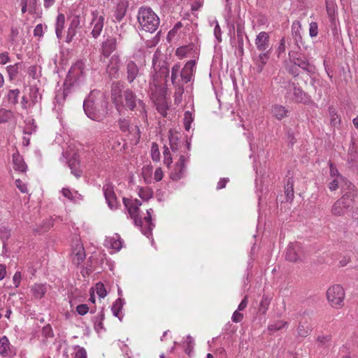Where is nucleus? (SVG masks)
<instances>
[{
  "label": "nucleus",
  "mask_w": 358,
  "mask_h": 358,
  "mask_svg": "<svg viewBox=\"0 0 358 358\" xmlns=\"http://www.w3.org/2000/svg\"><path fill=\"white\" fill-rule=\"evenodd\" d=\"M285 193L287 200H292L294 198L293 181L292 178H289L287 184L285 186Z\"/></svg>",
  "instance_id": "obj_43"
},
{
  "label": "nucleus",
  "mask_w": 358,
  "mask_h": 358,
  "mask_svg": "<svg viewBox=\"0 0 358 358\" xmlns=\"http://www.w3.org/2000/svg\"><path fill=\"white\" fill-rule=\"evenodd\" d=\"M89 64H87L86 59L78 60L71 67L68 76L75 78V80H79L86 76V71L90 70Z\"/></svg>",
  "instance_id": "obj_10"
},
{
  "label": "nucleus",
  "mask_w": 358,
  "mask_h": 358,
  "mask_svg": "<svg viewBox=\"0 0 358 358\" xmlns=\"http://www.w3.org/2000/svg\"><path fill=\"white\" fill-rule=\"evenodd\" d=\"M317 341L319 343V346L322 348H327L329 346L331 341V335L319 336L317 338Z\"/></svg>",
  "instance_id": "obj_47"
},
{
  "label": "nucleus",
  "mask_w": 358,
  "mask_h": 358,
  "mask_svg": "<svg viewBox=\"0 0 358 358\" xmlns=\"http://www.w3.org/2000/svg\"><path fill=\"white\" fill-rule=\"evenodd\" d=\"M128 7V0H117L114 13V17L117 21L120 22L124 18Z\"/></svg>",
  "instance_id": "obj_22"
},
{
  "label": "nucleus",
  "mask_w": 358,
  "mask_h": 358,
  "mask_svg": "<svg viewBox=\"0 0 358 358\" xmlns=\"http://www.w3.org/2000/svg\"><path fill=\"white\" fill-rule=\"evenodd\" d=\"M74 358H87V352L84 348L79 347Z\"/></svg>",
  "instance_id": "obj_63"
},
{
  "label": "nucleus",
  "mask_w": 358,
  "mask_h": 358,
  "mask_svg": "<svg viewBox=\"0 0 358 358\" xmlns=\"http://www.w3.org/2000/svg\"><path fill=\"white\" fill-rule=\"evenodd\" d=\"M305 258L303 247L299 243H290L287 248L285 259L291 262L302 261Z\"/></svg>",
  "instance_id": "obj_6"
},
{
  "label": "nucleus",
  "mask_w": 358,
  "mask_h": 358,
  "mask_svg": "<svg viewBox=\"0 0 358 358\" xmlns=\"http://www.w3.org/2000/svg\"><path fill=\"white\" fill-rule=\"evenodd\" d=\"M23 1H26V3L28 6V10L29 13H36L37 3L38 0H22Z\"/></svg>",
  "instance_id": "obj_59"
},
{
  "label": "nucleus",
  "mask_w": 358,
  "mask_h": 358,
  "mask_svg": "<svg viewBox=\"0 0 358 358\" xmlns=\"http://www.w3.org/2000/svg\"><path fill=\"white\" fill-rule=\"evenodd\" d=\"M92 15L93 18L91 24L93 29L91 34L94 38H97L103 30L105 18L103 15H99L98 11L93 12Z\"/></svg>",
  "instance_id": "obj_15"
},
{
  "label": "nucleus",
  "mask_w": 358,
  "mask_h": 358,
  "mask_svg": "<svg viewBox=\"0 0 358 358\" xmlns=\"http://www.w3.org/2000/svg\"><path fill=\"white\" fill-rule=\"evenodd\" d=\"M269 35L266 31H261L255 38V45L258 50L265 52L268 50H271L269 43Z\"/></svg>",
  "instance_id": "obj_18"
},
{
  "label": "nucleus",
  "mask_w": 358,
  "mask_h": 358,
  "mask_svg": "<svg viewBox=\"0 0 358 358\" xmlns=\"http://www.w3.org/2000/svg\"><path fill=\"white\" fill-rule=\"evenodd\" d=\"M245 36L248 38L247 35L244 31V27L241 24H237L236 25V36H237V43H238V48L241 52H243V45H244V40L243 37Z\"/></svg>",
  "instance_id": "obj_32"
},
{
  "label": "nucleus",
  "mask_w": 358,
  "mask_h": 358,
  "mask_svg": "<svg viewBox=\"0 0 358 358\" xmlns=\"http://www.w3.org/2000/svg\"><path fill=\"white\" fill-rule=\"evenodd\" d=\"M13 116L10 110L4 108L0 109V124L8 122Z\"/></svg>",
  "instance_id": "obj_53"
},
{
  "label": "nucleus",
  "mask_w": 358,
  "mask_h": 358,
  "mask_svg": "<svg viewBox=\"0 0 358 358\" xmlns=\"http://www.w3.org/2000/svg\"><path fill=\"white\" fill-rule=\"evenodd\" d=\"M196 71V61L192 59L188 61L181 69L180 78L184 83H188L192 81L194 74Z\"/></svg>",
  "instance_id": "obj_14"
},
{
  "label": "nucleus",
  "mask_w": 358,
  "mask_h": 358,
  "mask_svg": "<svg viewBox=\"0 0 358 358\" xmlns=\"http://www.w3.org/2000/svg\"><path fill=\"white\" fill-rule=\"evenodd\" d=\"M175 88L174 102L175 104L179 105L182 101V94L184 93V87L181 83L173 85Z\"/></svg>",
  "instance_id": "obj_37"
},
{
  "label": "nucleus",
  "mask_w": 358,
  "mask_h": 358,
  "mask_svg": "<svg viewBox=\"0 0 358 358\" xmlns=\"http://www.w3.org/2000/svg\"><path fill=\"white\" fill-rule=\"evenodd\" d=\"M29 96L31 103L34 105L41 99V95L39 94V90L36 87H31Z\"/></svg>",
  "instance_id": "obj_45"
},
{
  "label": "nucleus",
  "mask_w": 358,
  "mask_h": 358,
  "mask_svg": "<svg viewBox=\"0 0 358 358\" xmlns=\"http://www.w3.org/2000/svg\"><path fill=\"white\" fill-rule=\"evenodd\" d=\"M108 102L106 96L99 90H92L83 103L85 114L90 119L99 121L108 113Z\"/></svg>",
  "instance_id": "obj_1"
},
{
  "label": "nucleus",
  "mask_w": 358,
  "mask_h": 358,
  "mask_svg": "<svg viewBox=\"0 0 358 358\" xmlns=\"http://www.w3.org/2000/svg\"><path fill=\"white\" fill-rule=\"evenodd\" d=\"M96 294L100 298H104L107 295V291L105 288V286L101 282H98L96 284Z\"/></svg>",
  "instance_id": "obj_58"
},
{
  "label": "nucleus",
  "mask_w": 358,
  "mask_h": 358,
  "mask_svg": "<svg viewBox=\"0 0 358 358\" xmlns=\"http://www.w3.org/2000/svg\"><path fill=\"white\" fill-rule=\"evenodd\" d=\"M292 36L297 46L302 43L301 24L299 21H294L292 24Z\"/></svg>",
  "instance_id": "obj_27"
},
{
  "label": "nucleus",
  "mask_w": 358,
  "mask_h": 358,
  "mask_svg": "<svg viewBox=\"0 0 358 358\" xmlns=\"http://www.w3.org/2000/svg\"><path fill=\"white\" fill-rule=\"evenodd\" d=\"M47 292L45 284H34L31 288L32 296L37 299H41Z\"/></svg>",
  "instance_id": "obj_30"
},
{
  "label": "nucleus",
  "mask_w": 358,
  "mask_h": 358,
  "mask_svg": "<svg viewBox=\"0 0 358 358\" xmlns=\"http://www.w3.org/2000/svg\"><path fill=\"white\" fill-rule=\"evenodd\" d=\"M123 85L120 82H113L111 84V99L117 110L120 105L123 103Z\"/></svg>",
  "instance_id": "obj_13"
},
{
  "label": "nucleus",
  "mask_w": 358,
  "mask_h": 358,
  "mask_svg": "<svg viewBox=\"0 0 358 358\" xmlns=\"http://www.w3.org/2000/svg\"><path fill=\"white\" fill-rule=\"evenodd\" d=\"M139 73V69L136 64L131 60H129L127 63V80L129 83L134 82L136 78Z\"/></svg>",
  "instance_id": "obj_26"
},
{
  "label": "nucleus",
  "mask_w": 358,
  "mask_h": 358,
  "mask_svg": "<svg viewBox=\"0 0 358 358\" xmlns=\"http://www.w3.org/2000/svg\"><path fill=\"white\" fill-rule=\"evenodd\" d=\"M312 328L309 324L305 322H300L297 327V336L299 337L306 338L310 334Z\"/></svg>",
  "instance_id": "obj_34"
},
{
  "label": "nucleus",
  "mask_w": 358,
  "mask_h": 358,
  "mask_svg": "<svg viewBox=\"0 0 358 358\" xmlns=\"http://www.w3.org/2000/svg\"><path fill=\"white\" fill-rule=\"evenodd\" d=\"M76 310L79 315H84L88 312L89 308L87 304H80L76 307Z\"/></svg>",
  "instance_id": "obj_61"
},
{
  "label": "nucleus",
  "mask_w": 358,
  "mask_h": 358,
  "mask_svg": "<svg viewBox=\"0 0 358 358\" xmlns=\"http://www.w3.org/2000/svg\"><path fill=\"white\" fill-rule=\"evenodd\" d=\"M65 24V16L63 13H59L57 17L55 23V33L57 37L61 39L63 36V29Z\"/></svg>",
  "instance_id": "obj_31"
},
{
  "label": "nucleus",
  "mask_w": 358,
  "mask_h": 358,
  "mask_svg": "<svg viewBox=\"0 0 358 358\" xmlns=\"http://www.w3.org/2000/svg\"><path fill=\"white\" fill-rule=\"evenodd\" d=\"M117 122H118L119 128L122 132H126V131H129L130 124H129V120L125 119V118H120Z\"/></svg>",
  "instance_id": "obj_54"
},
{
  "label": "nucleus",
  "mask_w": 358,
  "mask_h": 358,
  "mask_svg": "<svg viewBox=\"0 0 358 358\" xmlns=\"http://www.w3.org/2000/svg\"><path fill=\"white\" fill-rule=\"evenodd\" d=\"M103 192L110 209H116L117 207V196L114 192V185L110 180H106L103 187Z\"/></svg>",
  "instance_id": "obj_12"
},
{
  "label": "nucleus",
  "mask_w": 358,
  "mask_h": 358,
  "mask_svg": "<svg viewBox=\"0 0 358 358\" xmlns=\"http://www.w3.org/2000/svg\"><path fill=\"white\" fill-rule=\"evenodd\" d=\"M189 156L180 155L178 161L175 164L170 172V178L173 180H178L183 178L186 172V162H188Z\"/></svg>",
  "instance_id": "obj_8"
},
{
  "label": "nucleus",
  "mask_w": 358,
  "mask_h": 358,
  "mask_svg": "<svg viewBox=\"0 0 358 358\" xmlns=\"http://www.w3.org/2000/svg\"><path fill=\"white\" fill-rule=\"evenodd\" d=\"M352 204L347 203L341 199L337 200L331 208V213L335 216H342L345 214Z\"/></svg>",
  "instance_id": "obj_20"
},
{
  "label": "nucleus",
  "mask_w": 358,
  "mask_h": 358,
  "mask_svg": "<svg viewBox=\"0 0 358 358\" xmlns=\"http://www.w3.org/2000/svg\"><path fill=\"white\" fill-rule=\"evenodd\" d=\"M80 17L79 15H75L72 17L67 29V34L65 41L70 43L73 41L77 34V29L80 28Z\"/></svg>",
  "instance_id": "obj_17"
},
{
  "label": "nucleus",
  "mask_w": 358,
  "mask_h": 358,
  "mask_svg": "<svg viewBox=\"0 0 358 358\" xmlns=\"http://www.w3.org/2000/svg\"><path fill=\"white\" fill-rule=\"evenodd\" d=\"M0 355L2 357H10L15 355V350L10 346V342L6 336L0 338Z\"/></svg>",
  "instance_id": "obj_24"
},
{
  "label": "nucleus",
  "mask_w": 358,
  "mask_h": 358,
  "mask_svg": "<svg viewBox=\"0 0 358 358\" xmlns=\"http://www.w3.org/2000/svg\"><path fill=\"white\" fill-rule=\"evenodd\" d=\"M20 93V92L18 89L8 90L6 98L10 105L15 106L18 103Z\"/></svg>",
  "instance_id": "obj_36"
},
{
  "label": "nucleus",
  "mask_w": 358,
  "mask_h": 358,
  "mask_svg": "<svg viewBox=\"0 0 358 358\" xmlns=\"http://www.w3.org/2000/svg\"><path fill=\"white\" fill-rule=\"evenodd\" d=\"M103 320H104V313H103V310H102L100 312V313L98 315L95 316L93 319L94 329L96 331H99L101 329H103Z\"/></svg>",
  "instance_id": "obj_42"
},
{
  "label": "nucleus",
  "mask_w": 358,
  "mask_h": 358,
  "mask_svg": "<svg viewBox=\"0 0 358 358\" xmlns=\"http://www.w3.org/2000/svg\"><path fill=\"white\" fill-rule=\"evenodd\" d=\"M13 162L15 170L21 172H24L27 170V165L19 153H14L13 155Z\"/></svg>",
  "instance_id": "obj_33"
},
{
  "label": "nucleus",
  "mask_w": 358,
  "mask_h": 358,
  "mask_svg": "<svg viewBox=\"0 0 358 358\" xmlns=\"http://www.w3.org/2000/svg\"><path fill=\"white\" fill-rule=\"evenodd\" d=\"M15 185L19 190L22 193L27 192V185L22 182L20 179L15 180Z\"/></svg>",
  "instance_id": "obj_64"
},
{
  "label": "nucleus",
  "mask_w": 358,
  "mask_h": 358,
  "mask_svg": "<svg viewBox=\"0 0 358 358\" xmlns=\"http://www.w3.org/2000/svg\"><path fill=\"white\" fill-rule=\"evenodd\" d=\"M80 163L79 157L76 154H73L68 161V165L71 171V173L77 178H79L83 173V171L80 169Z\"/></svg>",
  "instance_id": "obj_23"
},
{
  "label": "nucleus",
  "mask_w": 358,
  "mask_h": 358,
  "mask_svg": "<svg viewBox=\"0 0 358 358\" xmlns=\"http://www.w3.org/2000/svg\"><path fill=\"white\" fill-rule=\"evenodd\" d=\"M137 20L139 29L149 33H154L159 27V17L150 7L142 6L138 10Z\"/></svg>",
  "instance_id": "obj_3"
},
{
  "label": "nucleus",
  "mask_w": 358,
  "mask_h": 358,
  "mask_svg": "<svg viewBox=\"0 0 358 358\" xmlns=\"http://www.w3.org/2000/svg\"><path fill=\"white\" fill-rule=\"evenodd\" d=\"M287 325V322L282 321V320H279V321L275 322L273 324H270L268 327V329L271 333H273V332H275V331L282 329L283 327H285Z\"/></svg>",
  "instance_id": "obj_49"
},
{
  "label": "nucleus",
  "mask_w": 358,
  "mask_h": 358,
  "mask_svg": "<svg viewBox=\"0 0 358 358\" xmlns=\"http://www.w3.org/2000/svg\"><path fill=\"white\" fill-rule=\"evenodd\" d=\"M289 59L297 67L307 71L308 73H312L314 71L313 66L310 65L306 57L294 51H289L288 53Z\"/></svg>",
  "instance_id": "obj_9"
},
{
  "label": "nucleus",
  "mask_w": 358,
  "mask_h": 358,
  "mask_svg": "<svg viewBox=\"0 0 358 358\" xmlns=\"http://www.w3.org/2000/svg\"><path fill=\"white\" fill-rule=\"evenodd\" d=\"M194 45L193 44L180 46L177 48L176 54L178 57L182 58L186 57L190 52H192L194 50Z\"/></svg>",
  "instance_id": "obj_40"
},
{
  "label": "nucleus",
  "mask_w": 358,
  "mask_h": 358,
  "mask_svg": "<svg viewBox=\"0 0 358 358\" xmlns=\"http://www.w3.org/2000/svg\"><path fill=\"white\" fill-rule=\"evenodd\" d=\"M287 110L282 106L275 105L272 108V114L278 119L282 120L287 115Z\"/></svg>",
  "instance_id": "obj_38"
},
{
  "label": "nucleus",
  "mask_w": 358,
  "mask_h": 358,
  "mask_svg": "<svg viewBox=\"0 0 358 358\" xmlns=\"http://www.w3.org/2000/svg\"><path fill=\"white\" fill-rule=\"evenodd\" d=\"M271 55V50L262 52L258 57L255 59V63L257 66V72L261 73L264 65L267 63Z\"/></svg>",
  "instance_id": "obj_28"
},
{
  "label": "nucleus",
  "mask_w": 358,
  "mask_h": 358,
  "mask_svg": "<svg viewBox=\"0 0 358 358\" xmlns=\"http://www.w3.org/2000/svg\"><path fill=\"white\" fill-rule=\"evenodd\" d=\"M22 67L21 63H16L13 65H10L6 67V70L10 80H13L17 75L20 69Z\"/></svg>",
  "instance_id": "obj_41"
},
{
  "label": "nucleus",
  "mask_w": 358,
  "mask_h": 358,
  "mask_svg": "<svg viewBox=\"0 0 358 358\" xmlns=\"http://www.w3.org/2000/svg\"><path fill=\"white\" fill-rule=\"evenodd\" d=\"M341 188L343 194L341 199L352 204L356 196L355 185L345 178H341Z\"/></svg>",
  "instance_id": "obj_11"
},
{
  "label": "nucleus",
  "mask_w": 358,
  "mask_h": 358,
  "mask_svg": "<svg viewBox=\"0 0 358 358\" xmlns=\"http://www.w3.org/2000/svg\"><path fill=\"white\" fill-rule=\"evenodd\" d=\"M164 162L167 166H169L172 163V157L171 152L169 151V148L166 145L164 146Z\"/></svg>",
  "instance_id": "obj_56"
},
{
  "label": "nucleus",
  "mask_w": 358,
  "mask_h": 358,
  "mask_svg": "<svg viewBox=\"0 0 358 358\" xmlns=\"http://www.w3.org/2000/svg\"><path fill=\"white\" fill-rule=\"evenodd\" d=\"M287 96L296 103H307L310 99L307 94L301 88L297 87L294 83H289Z\"/></svg>",
  "instance_id": "obj_7"
},
{
  "label": "nucleus",
  "mask_w": 358,
  "mask_h": 358,
  "mask_svg": "<svg viewBox=\"0 0 358 358\" xmlns=\"http://www.w3.org/2000/svg\"><path fill=\"white\" fill-rule=\"evenodd\" d=\"M109 243L112 248L119 250L122 248V242L120 241V237L118 234H115V236L110 238L109 239Z\"/></svg>",
  "instance_id": "obj_51"
},
{
  "label": "nucleus",
  "mask_w": 358,
  "mask_h": 358,
  "mask_svg": "<svg viewBox=\"0 0 358 358\" xmlns=\"http://www.w3.org/2000/svg\"><path fill=\"white\" fill-rule=\"evenodd\" d=\"M152 209L150 208L147 210V216L145 217L144 220L148 224V229L144 231V234L147 236H149V234L151 233V231L152 230V227L154 226L153 223L152 222V216L151 214L152 213Z\"/></svg>",
  "instance_id": "obj_48"
},
{
  "label": "nucleus",
  "mask_w": 358,
  "mask_h": 358,
  "mask_svg": "<svg viewBox=\"0 0 358 358\" xmlns=\"http://www.w3.org/2000/svg\"><path fill=\"white\" fill-rule=\"evenodd\" d=\"M122 107L130 110H137L143 115H146L145 110V103L138 99L131 89H127L123 92V103L120 105V108Z\"/></svg>",
  "instance_id": "obj_4"
},
{
  "label": "nucleus",
  "mask_w": 358,
  "mask_h": 358,
  "mask_svg": "<svg viewBox=\"0 0 358 358\" xmlns=\"http://www.w3.org/2000/svg\"><path fill=\"white\" fill-rule=\"evenodd\" d=\"M123 203L127 209L130 217L134 220V224L141 227L143 221L141 217L138 215L140 209L136 208V206L132 204V200L129 199L123 198Z\"/></svg>",
  "instance_id": "obj_16"
},
{
  "label": "nucleus",
  "mask_w": 358,
  "mask_h": 358,
  "mask_svg": "<svg viewBox=\"0 0 358 358\" xmlns=\"http://www.w3.org/2000/svg\"><path fill=\"white\" fill-rule=\"evenodd\" d=\"M181 66L179 63L175 64L171 68V83L172 85L180 83V80L178 79V76L180 75Z\"/></svg>",
  "instance_id": "obj_39"
},
{
  "label": "nucleus",
  "mask_w": 358,
  "mask_h": 358,
  "mask_svg": "<svg viewBox=\"0 0 358 358\" xmlns=\"http://www.w3.org/2000/svg\"><path fill=\"white\" fill-rule=\"evenodd\" d=\"M73 257L72 262L76 266H79L85 259V252L82 244H77L73 250Z\"/></svg>",
  "instance_id": "obj_25"
},
{
  "label": "nucleus",
  "mask_w": 358,
  "mask_h": 358,
  "mask_svg": "<svg viewBox=\"0 0 358 358\" xmlns=\"http://www.w3.org/2000/svg\"><path fill=\"white\" fill-rule=\"evenodd\" d=\"M329 111L331 124L334 127L339 124L341 120H340L338 115L337 114V113L336 111V109L334 108L333 107H330Z\"/></svg>",
  "instance_id": "obj_50"
},
{
  "label": "nucleus",
  "mask_w": 358,
  "mask_h": 358,
  "mask_svg": "<svg viewBox=\"0 0 358 358\" xmlns=\"http://www.w3.org/2000/svg\"><path fill=\"white\" fill-rule=\"evenodd\" d=\"M243 319V315L239 312V310H236L232 315L231 320L234 322L238 323L242 321Z\"/></svg>",
  "instance_id": "obj_60"
},
{
  "label": "nucleus",
  "mask_w": 358,
  "mask_h": 358,
  "mask_svg": "<svg viewBox=\"0 0 358 358\" xmlns=\"http://www.w3.org/2000/svg\"><path fill=\"white\" fill-rule=\"evenodd\" d=\"M151 157L153 161L158 162L160 159V152L158 145L156 143H153L151 148Z\"/></svg>",
  "instance_id": "obj_55"
},
{
  "label": "nucleus",
  "mask_w": 358,
  "mask_h": 358,
  "mask_svg": "<svg viewBox=\"0 0 358 358\" xmlns=\"http://www.w3.org/2000/svg\"><path fill=\"white\" fill-rule=\"evenodd\" d=\"M42 333L46 338L53 337V332L50 325H46L43 328Z\"/></svg>",
  "instance_id": "obj_62"
},
{
  "label": "nucleus",
  "mask_w": 358,
  "mask_h": 358,
  "mask_svg": "<svg viewBox=\"0 0 358 358\" xmlns=\"http://www.w3.org/2000/svg\"><path fill=\"white\" fill-rule=\"evenodd\" d=\"M124 306L123 299L118 298L115 300L112 306L111 310L115 317L119 318L120 320H122V315H121V312Z\"/></svg>",
  "instance_id": "obj_35"
},
{
  "label": "nucleus",
  "mask_w": 358,
  "mask_h": 358,
  "mask_svg": "<svg viewBox=\"0 0 358 358\" xmlns=\"http://www.w3.org/2000/svg\"><path fill=\"white\" fill-rule=\"evenodd\" d=\"M285 42H286L285 38L282 37L280 40L279 43L276 48V53H277V57L278 58L284 57L285 56V49H286Z\"/></svg>",
  "instance_id": "obj_46"
},
{
  "label": "nucleus",
  "mask_w": 358,
  "mask_h": 358,
  "mask_svg": "<svg viewBox=\"0 0 358 358\" xmlns=\"http://www.w3.org/2000/svg\"><path fill=\"white\" fill-rule=\"evenodd\" d=\"M121 66V60L118 55H113L110 59L108 65V71L109 75L113 78H117L118 72Z\"/></svg>",
  "instance_id": "obj_21"
},
{
  "label": "nucleus",
  "mask_w": 358,
  "mask_h": 358,
  "mask_svg": "<svg viewBox=\"0 0 358 358\" xmlns=\"http://www.w3.org/2000/svg\"><path fill=\"white\" fill-rule=\"evenodd\" d=\"M138 196L143 200L148 201L152 197L153 192L150 187H141L138 191Z\"/></svg>",
  "instance_id": "obj_44"
},
{
  "label": "nucleus",
  "mask_w": 358,
  "mask_h": 358,
  "mask_svg": "<svg viewBox=\"0 0 358 358\" xmlns=\"http://www.w3.org/2000/svg\"><path fill=\"white\" fill-rule=\"evenodd\" d=\"M161 52L157 49L152 57V76L150 82V85L159 87L163 83H166L169 76V65L166 61L159 59Z\"/></svg>",
  "instance_id": "obj_2"
},
{
  "label": "nucleus",
  "mask_w": 358,
  "mask_h": 358,
  "mask_svg": "<svg viewBox=\"0 0 358 358\" xmlns=\"http://www.w3.org/2000/svg\"><path fill=\"white\" fill-rule=\"evenodd\" d=\"M345 293L340 285L330 287L327 291V297L330 305L335 308H341L343 306Z\"/></svg>",
  "instance_id": "obj_5"
},
{
  "label": "nucleus",
  "mask_w": 358,
  "mask_h": 358,
  "mask_svg": "<svg viewBox=\"0 0 358 358\" xmlns=\"http://www.w3.org/2000/svg\"><path fill=\"white\" fill-rule=\"evenodd\" d=\"M169 138L170 148L173 152H177L185 146V142L180 141L177 134L171 133Z\"/></svg>",
  "instance_id": "obj_29"
},
{
  "label": "nucleus",
  "mask_w": 358,
  "mask_h": 358,
  "mask_svg": "<svg viewBox=\"0 0 358 358\" xmlns=\"http://www.w3.org/2000/svg\"><path fill=\"white\" fill-rule=\"evenodd\" d=\"M318 34V24L315 22H311L309 24V35L311 38H315Z\"/></svg>",
  "instance_id": "obj_57"
},
{
  "label": "nucleus",
  "mask_w": 358,
  "mask_h": 358,
  "mask_svg": "<svg viewBox=\"0 0 358 358\" xmlns=\"http://www.w3.org/2000/svg\"><path fill=\"white\" fill-rule=\"evenodd\" d=\"M117 48V38L109 36L101 44V54L105 57H108Z\"/></svg>",
  "instance_id": "obj_19"
},
{
  "label": "nucleus",
  "mask_w": 358,
  "mask_h": 358,
  "mask_svg": "<svg viewBox=\"0 0 358 358\" xmlns=\"http://www.w3.org/2000/svg\"><path fill=\"white\" fill-rule=\"evenodd\" d=\"M271 299L268 296L264 295L259 307V311L265 313L268 308Z\"/></svg>",
  "instance_id": "obj_52"
}]
</instances>
